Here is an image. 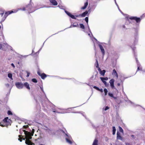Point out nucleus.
Returning <instances> with one entry per match:
<instances>
[{"label": "nucleus", "instance_id": "nucleus-23", "mask_svg": "<svg viewBox=\"0 0 145 145\" xmlns=\"http://www.w3.org/2000/svg\"><path fill=\"white\" fill-rule=\"evenodd\" d=\"M66 140L67 142L70 144H72V141L69 139L68 138H66Z\"/></svg>", "mask_w": 145, "mask_h": 145}, {"label": "nucleus", "instance_id": "nucleus-33", "mask_svg": "<svg viewBox=\"0 0 145 145\" xmlns=\"http://www.w3.org/2000/svg\"><path fill=\"white\" fill-rule=\"evenodd\" d=\"M7 114L8 115H12V112L10 110H8V111Z\"/></svg>", "mask_w": 145, "mask_h": 145}, {"label": "nucleus", "instance_id": "nucleus-6", "mask_svg": "<svg viewBox=\"0 0 145 145\" xmlns=\"http://www.w3.org/2000/svg\"><path fill=\"white\" fill-rule=\"evenodd\" d=\"M37 74L41 76V78L42 79H44L47 76L45 73L41 74L39 71H38Z\"/></svg>", "mask_w": 145, "mask_h": 145}, {"label": "nucleus", "instance_id": "nucleus-52", "mask_svg": "<svg viewBox=\"0 0 145 145\" xmlns=\"http://www.w3.org/2000/svg\"><path fill=\"white\" fill-rule=\"evenodd\" d=\"M40 145H44V144H41Z\"/></svg>", "mask_w": 145, "mask_h": 145}, {"label": "nucleus", "instance_id": "nucleus-16", "mask_svg": "<svg viewBox=\"0 0 145 145\" xmlns=\"http://www.w3.org/2000/svg\"><path fill=\"white\" fill-rule=\"evenodd\" d=\"M93 88L97 90L100 91L101 93L103 92V90L102 89H100L99 88L95 86H94L93 87Z\"/></svg>", "mask_w": 145, "mask_h": 145}, {"label": "nucleus", "instance_id": "nucleus-14", "mask_svg": "<svg viewBox=\"0 0 145 145\" xmlns=\"http://www.w3.org/2000/svg\"><path fill=\"white\" fill-rule=\"evenodd\" d=\"M88 5V1H87L85 3L84 6L81 8V9L82 10H84L86 9L87 6Z\"/></svg>", "mask_w": 145, "mask_h": 145}, {"label": "nucleus", "instance_id": "nucleus-50", "mask_svg": "<svg viewBox=\"0 0 145 145\" xmlns=\"http://www.w3.org/2000/svg\"><path fill=\"white\" fill-rule=\"evenodd\" d=\"M0 125H1L2 127L3 126V125H1V123L0 122Z\"/></svg>", "mask_w": 145, "mask_h": 145}, {"label": "nucleus", "instance_id": "nucleus-37", "mask_svg": "<svg viewBox=\"0 0 145 145\" xmlns=\"http://www.w3.org/2000/svg\"><path fill=\"white\" fill-rule=\"evenodd\" d=\"M101 81L106 86V84H107L106 82V81L104 80H101Z\"/></svg>", "mask_w": 145, "mask_h": 145}, {"label": "nucleus", "instance_id": "nucleus-30", "mask_svg": "<svg viewBox=\"0 0 145 145\" xmlns=\"http://www.w3.org/2000/svg\"><path fill=\"white\" fill-rule=\"evenodd\" d=\"M95 65H96V67H98L99 66V64L98 63V61L97 59L96 60L95 64Z\"/></svg>", "mask_w": 145, "mask_h": 145}, {"label": "nucleus", "instance_id": "nucleus-13", "mask_svg": "<svg viewBox=\"0 0 145 145\" xmlns=\"http://www.w3.org/2000/svg\"><path fill=\"white\" fill-rule=\"evenodd\" d=\"M112 74V75L115 76L117 78H118V75L115 69L113 70Z\"/></svg>", "mask_w": 145, "mask_h": 145}, {"label": "nucleus", "instance_id": "nucleus-25", "mask_svg": "<svg viewBox=\"0 0 145 145\" xmlns=\"http://www.w3.org/2000/svg\"><path fill=\"white\" fill-rule=\"evenodd\" d=\"M100 79L101 80H107L108 78L107 77H105V78H103V77H101Z\"/></svg>", "mask_w": 145, "mask_h": 145}, {"label": "nucleus", "instance_id": "nucleus-20", "mask_svg": "<svg viewBox=\"0 0 145 145\" xmlns=\"http://www.w3.org/2000/svg\"><path fill=\"white\" fill-rule=\"evenodd\" d=\"M98 140L95 139L92 145H98L97 144Z\"/></svg>", "mask_w": 145, "mask_h": 145}, {"label": "nucleus", "instance_id": "nucleus-5", "mask_svg": "<svg viewBox=\"0 0 145 145\" xmlns=\"http://www.w3.org/2000/svg\"><path fill=\"white\" fill-rule=\"evenodd\" d=\"M114 79H112L110 80L109 82L110 84L111 88L112 89H116L114 85Z\"/></svg>", "mask_w": 145, "mask_h": 145}, {"label": "nucleus", "instance_id": "nucleus-44", "mask_svg": "<svg viewBox=\"0 0 145 145\" xmlns=\"http://www.w3.org/2000/svg\"><path fill=\"white\" fill-rule=\"evenodd\" d=\"M34 132V129H32V132H31V133H33V134Z\"/></svg>", "mask_w": 145, "mask_h": 145}, {"label": "nucleus", "instance_id": "nucleus-21", "mask_svg": "<svg viewBox=\"0 0 145 145\" xmlns=\"http://www.w3.org/2000/svg\"><path fill=\"white\" fill-rule=\"evenodd\" d=\"M108 95L110 97L113 98L114 99H116V97H115L114 96V95H113V94L110 93V92H109L108 93Z\"/></svg>", "mask_w": 145, "mask_h": 145}, {"label": "nucleus", "instance_id": "nucleus-36", "mask_svg": "<svg viewBox=\"0 0 145 145\" xmlns=\"http://www.w3.org/2000/svg\"><path fill=\"white\" fill-rule=\"evenodd\" d=\"M21 9L22 10H26V6L25 7H24L23 8H22Z\"/></svg>", "mask_w": 145, "mask_h": 145}, {"label": "nucleus", "instance_id": "nucleus-8", "mask_svg": "<svg viewBox=\"0 0 145 145\" xmlns=\"http://www.w3.org/2000/svg\"><path fill=\"white\" fill-rule=\"evenodd\" d=\"M32 8V7L31 4H29L26 6V10H27L29 13L32 12L31 11Z\"/></svg>", "mask_w": 145, "mask_h": 145}, {"label": "nucleus", "instance_id": "nucleus-41", "mask_svg": "<svg viewBox=\"0 0 145 145\" xmlns=\"http://www.w3.org/2000/svg\"><path fill=\"white\" fill-rule=\"evenodd\" d=\"M135 59H136V61L137 63H138V60L137 58H136Z\"/></svg>", "mask_w": 145, "mask_h": 145}, {"label": "nucleus", "instance_id": "nucleus-45", "mask_svg": "<svg viewBox=\"0 0 145 145\" xmlns=\"http://www.w3.org/2000/svg\"><path fill=\"white\" fill-rule=\"evenodd\" d=\"M24 127L25 128H27V127H28V126L27 125L26 126L25 125V126H24Z\"/></svg>", "mask_w": 145, "mask_h": 145}, {"label": "nucleus", "instance_id": "nucleus-31", "mask_svg": "<svg viewBox=\"0 0 145 145\" xmlns=\"http://www.w3.org/2000/svg\"><path fill=\"white\" fill-rule=\"evenodd\" d=\"M32 81L34 83H37V80L35 78H33L32 79Z\"/></svg>", "mask_w": 145, "mask_h": 145}, {"label": "nucleus", "instance_id": "nucleus-28", "mask_svg": "<svg viewBox=\"0 0 145 145\" xmlns=\"http://www.w3.org/2000/svg\"><path fill=\"white\" fill-rule=\"evenodd\" d=\"M80 27L81 28L83 29H85V27L83 24H80Z\"/></svg>", "mask_w": 145, "mask_h": 145}, {"label": "nucleus", "instance_id": "nucleus-40", "mask_svg": "<svg viewBox=\"0 0 145 145\" xmlns=\"http://www.w3.org/2000/svg\"><path fill=\"white\" fill-rule=\"evenodd\" d=\"M4 14V12L0 13V14L1 15V16H3Z\"/></svg>", "mask_w": 145, "mask_h": 145}, {"label": "nucleus", "instance_id": "nucleus-2", "mask_svg": "<svg viewBox=\"0 0 145 145\" xmlns=\"http://www.w3.org/2000/svg\"><path fill=\"white\" fill-rule=\"evenodd\" d=\"M128 20H135L137 23H139L141 21V18H140L137 17L136 16H132L131 17H129L127 18Z\"/></svg>", "mask_w": 145, "mask_h": 145}, {"label": "nucleus", "instance_id": "nucleus-11", "mask_svg": "<svg viewBox=\"0 0 145 145\" xmlns=\"http://www.w3.org/2000/svg\"><path fill=\"white\" fill-rule=\"evenodd\" d=\"M117 140H122L123 138L121 136L120 133L118 132H117Z\"/></svg>", "mask_w": 145, "mask_h": 145}, {"label": "nucleus", "instance_id": "nucleus-10", "mask_svg": "<svg viewBox=\"0 0 145 145\" xmlns=\"http://www.w3.org/2000/svg\"><path fill=\"white\" fill-rule=\"evenodd\" d=\"M13 12H14L12 10H11L6 12L4 15V18L5 19L8 15L13 13Z\"/></svg>", "mask_w": 145, "mask_h": 145}, {"label": "nucleus", "instance_id": "nucleus-34", "mask_svg": "<svg viewBox=\"0 0 145 145\" xmlns=\"http://www.w3.org/2000/svg\"><path fill=\"white\" fill-rule=\"evenodd\" d=\"M140 70H142V68H140L139 67H138L136 72H137L138 71Z\"/></svg>", "mask_w": 145, "mask_h": 145}, {"label": "nucleus", "instance_id": "nucleus-49", "mask_svg": "<svg viewBox=\"0 0 145 145\" xmlns=\"http://www.w3.org/2000/svg\"><path fill=\"white\" fill-rule=\"evenodd\" d=\"M123 28H125V25H123Z\"/></svg>", "mask_w": 145, "mask_h": 145}, {"label": "nucleus", "instance_id": "nucleus-47", "mask_svg": "<svg viewBox=\"0 0 145 145\" xmlns=\"http://www.w3.org/2000/svg\"><path fill=\"white\" fill-rule=\"evenodd\" d=\"M72 108L69 109V111H70L71 112V111H72L71 110H72Z\"/></svg>", "mask_w": 145, "mask_h": 145}, {"label": "nucleus", "instance_id": "nucleus-1", "mask_svg": "<svg viewBox=\"0 0 145 145\" xmlns=\"http://www.w3.org/2000/svg\"><path fill=\"white\" fill-rule=\"evenodd\" d=\"M24 131L25 135V138L26 140H25V143L28 145H33L34 144L32 143L30 140L32 139L31 136L33 135V133L30 132H28L25 130H24Z\"/></svg>", "mask_w": 145, "mask_h": 145}, {"label": "nucleus", "instance_id": "nucleus-32", "mask_svg": "<svg viewBox=\"0 0 145 145\" xmlns=\"http://www.w3.org/2000/svg\"><path fill=\"white\" fill-rule=\"evenodd\" d=\"M85 20L86 22L88 24V17H86L85 18Z\"/></svg>", "mask_w": 145, "mask_h": 145}, {"label": "nucleus", "instance_id": "nucleus-35", "mask_svg": "<svg viewBox=\"0 0 145 145\" xmlns=\"http://www.w3.org/2000/svg\"><path fill=\"white\" fill-rule=\"evenodd\" d=\"M109 108L108 106H106L105 108H104V110L105 111H106L108 109H109Z\"/></svg>", "mask_w": 145, "mask_h": 145}, {"label": "nucleus", "instance_id": "nucleus-7", "mask_svg": "<svg viewBox=\"0 0 145 145\" xmlns=\"http://www.w3.org/2000/svg\"><path fill=\"white\" fill-rule=\"evenodd\" d=\"M65 12L68 16L71 17L72 19H76V18L75 16L71 14L70 12L66 10L65 11Z\"/></svg>", "mask_w": 145, "mask_h": 145}, {"label": "nucleus", "instance_id": "nucleus-19", "mask_svg": "<svg viewBox=\"0 0 145 145\" xmlns=\"http://www.w3.org/2000/svg\"><path fill=\"white\" fill-rule=\"evenodd\" d=\"M105 72H106L105 70H103V71H101L100 72V73L102 76H104L105 74Z\"/></svg>", "mask_w": 145, "mask_h": 145}, {"label": "nucleus", "instance_id": "nucleus-9", "mask_svg": "<svg viewBox=\"0 0 145 145\" xmlns=\"http://www.w3.org/2000/svg\"><path fill=\"white\" fill-rule=\"evenodd\" d=\"M99 46L101 51V52L102 53V55L103 56L105 54V50L103 47V46L101 44H99Z\"/></svg>", "mask_w": 145, "mask_h": 145}, {"label": "nucleus", "instance_id": "nucleus-43", "mask_svg": "<svg viewBox=\"0 0 145 145\" xmlns=\"http://www.w3.org/2000/svg\"><path fill=\"white\" fill-rule=\"evenodd\" d=\"M131 137L133 138H134V136L133 135H131Z\"/></svg>", "mask_w": 145, "mask_h": 145}, {"label": "nucleus", "instance_id": "nucleus-15", "mask_svg": "<svg viewBox=\"0 0 145 145\" xmlns=\"http://www.w3.org/2000/svg\"><path fill=\"white\" fill-rule=\"evenodd\" d=\"M24 86L26 87L27 89H30V88L29 86V85L28 83L26 82L24 83Z\"/></svg>", "mask_w": 145, "mask_h": 145}, {"label": "nucleus", "instance_id": "nucleus-39", "mask_svg": "<svg viewBox=\"0 0 145 145\" xmlns=\"http://www.w3.org/2000/svg\"><path fill=\"white\" fill-rule=\"evenodd\" d=\"M27 77H28L29 76V74H30V73L28 72H27Z\"/></svg>", "mask_w": 145, "mask_h": 145}, {"label": "nucleus", "instance_id": "nucleus-24", "mask_svg": "<svg viewBox=\"0 0 145 145\" xmlns=\"http://www.w3.org/2000/svg\"><path fill=\"white\" fill-rule=\"evenodd\" d=\"M8 77L11 79L12 80V75L11 73H8Z\"/></svg>", "mask_w": 145, "mask_h": 145}, {"label": "nucleus", "instance_id": "nucleus-12", "mask_svg": "<svg viewBox=\"0 0 145 145\" xmlns=\"http://www.w3.org/2000/svg\"><path fill=\"white\" fill-rule=\"evenodd\" d=\"M50 1L54 5L56 6L57 5V3L56 0H50Z\"/></svg>", "mask_w": 145, "mask_h": 145}, {"label": "nucleus", "instance_id": "nucleus-38", "mask_svg": "<svg viewBox=\"0 0 145 145\" xmlns=\"http://www.w3.org/2000/svg\"><path fill=\"white\" fill-rule=\"evenodd\" d=\"M98 69V71L99 72L101 71L100 68V67H97Z\"/></svg>", "mask_w": 145, "mask_h": 145}, {"label": "nucleus", "instance_id": "nucleus-27", "mask_svg": "<svg viewBox=\"0 0 145 145\" xmlns=\"http://www.w3.org/2000/svg\"><path fill=\"white\" fill-rule=\"evenodd\" d=\"M78 25V24L77 23H74L72 24V26L73 27H77Z\"/></svg>", "mask_w": 145, "mask_h": 145}, {"label": "nucleus", "instance_id": "nucleus-26", "mask_svg": "<svg viewBox=\"0 0 145 145\" xmlns=\"http://www.w3.org/2000/svg\"><path fill=\"white\" fill-rule=\"evenodd\" d=\"M104 91L105 93V95L106 96L107 95L108 90L106 88H105L104 89Z\"/></svg>", "mask_w": 145, "mask_h": 145}, {"label": "nucleus", "instance_id": "nucleus-22", "mask_svg": "<svg viewBox=\"0 0 145 145\" xmlns=\"http://www.w3.org/2000/svg\"><path fill=\"white\" fill-rule=\"evenodd\" d=\"M112 129H112V131H113L112 134L113 135H114L115 133V132H116V129L115 127L114 126L113 127Z\"/></svg>", "mask_w": 145, "mask_h": 145}, {"label": "nucleus", "instance_id": "nucleus-48", "mask_svg": "<svg viewBox=\"0 0 145 145\" xmlns=\"http://www.w3.org/2000/svg\"><path fill=\"white\" fill-rule=\"evenodd\" d=\"M40 88L41 89V90L42 91H43V89L42 88H41V87H40Z\"/></svg>", "mask_w": 145, "mask_h": 145}, {"label": "nucleus", "instance_id": "nucleus-42", "mask_svg": "<svg viewBox=\"0 0 145 145\" xmlns=\"http://www.w3.org/2000/svg\"><path fill=\"white\" fill-rule=\"evenodd\" d=\"M11 65L13 67H15V66L14 65V64H13V63H12L11 64Z\"/></svg>", "mask_w": 145, "mask_h": 145}, {"label": "nucleus", "instance_id": "nucleus-51", "mask_svg": "<svg viewBox=\"0 0 145 145\" xmlns=\"http://www.w3.org/2000/svg\"><path fill=\"white\" fill-rule=\"evenodd\" d=\"M1 26H0V29H1Z\"/></svg>", "mask_w": 145, "mask_h": 145}, {"label": "nucleus", "instance_id": "nucleus-18", "mask_svg": "<svg viewBox=\"0 0 145 145\" xmlns=\"http://www.w3.org/2000/svg\"><path fill=\"white\" fill-rule=\"evenodd\" d=\"M22 135H18V137L19 138H18V140L20 141V142H22V140H25V138H23L22 137Z\"/></svg>", "mask_w": 145, "mask_h": 145}, {"label": "nucleus", "instance_id": "nucleus-3", "mask_svg": "<svg viewBox=\"0 0 145 145\" xmlns=\"http://www.w3.org/2000/svg\"><path fill=\"white\" fill-rule=\"evenodd\" d=\"M15 86L18 89H21L23 88L24 84L21 82H17L15 83Z\"/></svg>", "mask_w": 145, "mask_h": 145}, {"label": "nucleus", "instance_id": "nucleus-29", "mask_svg": "<svg viewBox=\"0 0 145 145\" xmlns=\"http://www.w3.org/2000/svg\"><path fill=\"white\" fill-rule=\"evenodd\" d=\"M119 131L120 132L122 133H123V129L121 127L119 126Z\"/></svg>", "mask_w": 145, "mask_h": 145}, {"label": "nucleus", "instance_id": "nucleus-46", "mask_svg": "<svg viewBox=\"0 0 145 145\" xmlns=\"http://www.w3.org/2000/svg\"><path fill=\"white\" fill-rule=\"evenodd\" d=\"M120 83H118L117 84V86H120Z\"/></svg>", "mask_w": 145, "mask_h": 145}, {"label": "nucleus", "instance_id": "nucleus-4", "mask_svg": "<svg viewBox=\"0 0 145 145\" xmlns=\"http://www.w3.org/2000/svg\"><path fill=\"white\" fill-rule=\"evenodd\" d=\"M88 13V11L86 10L81 14L76 15V17H84Z\"/></svg>", "mask_w": 145, "mask_h": 145}, {"label": "nucleus", "instance_id": "nucleus-17", "mask_svg": "<svg viewBox=\"0 0 145 145\" xmlns=\"http://www.w3.org/2000/svg\"><path fill=\"white\" fill-rule=\"evenodd\" d=\"M9 120L8 119V117H7L5 118L3 120V121L5 123H7L8 124H9V123H8V122H9Z\"/></svg>", "mask_w": 145, "mask_h": 145}]
</instances>
